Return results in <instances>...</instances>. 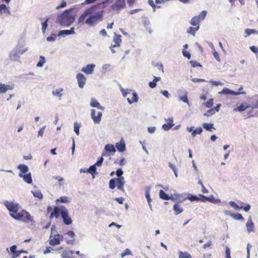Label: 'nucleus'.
Returning <instances> with one entry per match:
<instances>
[{
    "label": "nucleus",
    "mask_w": 258,
    "mask_h": 258,
    "mask_svg": "<svg viewBox=\"0 0 258 258\" xmlns=\"http://www.w3.org/2000/svg\"><path fill=\"white\" fill-rule=\"evenodd\" d=\"M75 21V16L73 12V9L64 10L63 13L57 16L56 22L60 25L68 27L72 25Z\"/></svg>",
    "instance_id": "1"
},
{
    "label": "nucleus",
    "mask_w": 258,
    "mask_h": 258,
    "mask_svg": "<svg viewBox=\"0 0 258 258\" xmlns=\"http://www.w3.org/2000/svg\"><path fill=\"white\" fill-rule=\"evenodd\" d=\"M27 47H24L20 44L17 45L9 53V58L13 61H19L20 56L28 50Z\"/></svg>",
    "instance_id": "2"
},
{
    "label": "nucleus",
    "mask_w": 258,
    "mask_h": 258,
    "mask_svg": "<svg viewBox=\"0 0 258 258\" xmlns=\"http://www.w3.org/2000/svg\"><path fill=\"white\" fill-rule=\"evenodd\" d=\"M103 14L104 11L102 10L90 15L86 19L85 23L90 26L96 25L98 22L102 20Z\"/></svg>",
    "instance_id": "3"
},
{
    "label": "nucleus",
    "mask_w": 258,
    "mask_h": 258,
    "mask_svg": "<svg viewBox=\"0 0 258 258\" xmlns=\"http://www.w3.org/2000/svg\"><path fill=\"white\" fill-rule=\"evenodd\" d=\"M125 183L123 177L120 178H113L111 179L109 181V187L113 189H114L116 185L118 189L124 191L123 185Z\"/></svg>",
    "instance_id": "4"
},
{
    "label": "nucleus",
    "mask_w": 258,
    "mask_h": 258,
    "mask_svg": "<svg viewBox=\"0 0 258 258\" xmlns=\"http://www.w3.org/2000/svg\"><path fill=\"white\" fill-rule=\"evenodd\" d=\"M4 204L10 212V213H17L19 210V205L16 202L11 201H5Z\"/></svg>",
    "instance_id": "5"
},
{
    "label": "nucleus",
    "mask_w": 258,
    "mask_h": 258,
    "mask_svg": "<svg viewBox=\"0 0 258 258\" xmlns=\"http://www.w3.org/2000/svg\"><path fill=\"white\" fill-rule=\"evenodd\" d=\"M61 217L62 218L63 222L65 225H70L72 224L73 221L70 217L69 211L66 208L63 209V210H62Z\"/></svg>",
    "instance_id": "6"
},
{
    "label": "nucleus",
    "mask_w": 258,
    "mask_h": 258,
    "mask_svg": "<svg viewBox=\"0 0 258 258\" xmlns=\"http://www.w3.org/2000/svg\"><path fill=\"white\" fill-rule=\"evenodd\" d=\"M65 208L66 207L63 206L54 207L53 211L50 214V218L52 219L54 217L55 218L57 219L59 215H61L62 211L63 210V209Z\"/></svg>",
    "instance_id": "7"
},
{
    "label": "nucleus",
    "mask_w": 258,
    "mask_h": 258,
    "mask_svg": "<svg viewBox=\"0 0 258 258\" xmlns=\"http://www.w3.org/2000/svg\"><path fill=\"white\" fill-rule=\"evenodd\" d=\"M219 94L222 95H231L234 96H236L240 94H245V92H236L233 90H230L229 88H224L222 91L218 92Z\"/></svg>",
    "instance_id": "8"
},
{
    "label": "nucleus",
    "mask_w": 258,
    "mask_h": 258,
    "mask_svg": "<svg viewBox=\"0 0 258 258\" xmlns=\"http://www.w3.org/2000/svg\"><path fill=\"white\" fill-rule=\"evenodd\" d=\"M125 7V0H116V2L111 6L113 11H119Z\"/></svg>",
    "instance_id": "9"
},
{
    "label": "nucleus",
    "mask_w": 258,
    "mask_h": 258,
    "mask_svg": "<svg viewBox=\"0 0 258 258\" xmlns=\"http://www.w3.org/2000/svg\"><path fill=\"white\" fill-rule=\"evenodd\" d=\"M52 237V235L50 234L49 243L51 245L59 244L60 243V240L63 238L62 236L59 234H54V237L52 238H51Z\"/></svg>",
    "instance_id": "10"
},
{
    "label": "nucleus",
    "mask_w": 258,
    "mask_h": 258,
    "mask_svg": "<svg viewBox=\"0 0 258 258\" xmlns=\"http://www.w3.org/2000/svg\"><path fill=\"white\" fill-rule=\"evenodd\" d=\"M96 110L94 109H92L91 110V116L92 119H93L94 123L98 124L100 123L101 117L102 116V113L101 112H98L97 113V116H96L95 115Z\"/></svg>",
    "instance_id": "11"
},
{
    "label": "nucleus",
    "mask_w": 258,
    "mask_h": 258,
    "mask_svg": "<svg viewBox=\"0 0 258 258\" xmlns=\"http://www.w3.org/2000/svg\"><path fill=\"white\" fill-rule=\"evenodd\" d=\"M76 78L78 81V86L80 88H83L86 82V78L81 73L77 75Z\"/></svg>",
    "instance_id": "12"
},
{
    "label": "nucleus",
    "mask_w": 258,
    "mask_h": 258,
    "mask_svg": "<svg viewBox=\"0 0 258 258\" xmlns=\"http://www.w3.org/2000/svg\"><path fill=\"white\" fill-rule=\"evenodd\" d=\"M200 197L202 198L201 201L203 202H209L212 203H217L220 202V200L215 199L213 195H211L210 197H208L203 195H200Z\"/></svg>",
    "instance_id": "13"
},
{
    "label": "nucleus",
    "mask_w": 258,
    "mask_h": 258,
    "mask_svg": "<svg viewBox=\"0 0 258 258\" xmlns=\"http://www.w3.org/2000/svg\"><path fill=\"white\" fill-rule=\"evenodd\" d=\"M165 120L167 123L162 125V128L165 131H167L174 125V123H173V120L172 117L165 119Z\"/></svg>",
    "instance_id": "14"
},
{
    "label": "nucleus",
    "mask_w": 258,
    "mask_h": 258,
    "mask_svg": "<svg viewBox=\"0 0 258 258\" xmlns=\"http://www.w3.org/2000/svg\"><path fill=\"white\" fill-rule=\"evenodd\" d=\"M93 13H94L93 11L92 10V9H91V7L86 9L84 12L83 13V14L78 19V22L79 23H82L85 18L88 15L92 14Z\"/></svg>",
    "instance_id": "15"
},
{
    "label": "nucleus",
    "mask_w": 258,
    "mask_h": 258,
    "mask_svg": "<svg viewBox=\"0 0 258 258\" xmlns=\"http://www.w3.org/2000/svg\"><path fill=\"white\" fill-rule=\"evenodd\" d=\"M95 65L94 64H88L85 67L82 69L81 71L86 74H92L94 71Z\"/></svg>",
    "instance_id": "16"
},
{
    "label": "nucleus",
    "mask_w": 258,
    "mask_h": 258,
    "mask_svg": "<svg viewBox=\"0 0 258 258\" xmlns=\"http://www.w3.org/2000/svg\"><path fill=\"white\" fill-rule=\"evenodd\" d=\"M19 176L23 178V180L28 184H31L32 182L31 173L29 172L26 174H19Z\"/></svg>",
    "instance_id": "17"
},
{
    "label": "nucleus",
    "mask_w": 258,
    "mask_h": 258,
    "mask_svg": "<svg viewBox=\"0 0 258 258\" xmlns=\"http://www.w3.org/2000/svg\"><path fill=\"white\" fill-rule=\"evenodd\" d=\"M14 89L13 86L6 85L5 84H0V94L6 93L9 90H13Z\"/></svg>",
    "instance_id": "18"
},
{
    "label": "nucleus",
    "mask_w": 258,
    "mask_h": 258,
    "mask_svg": "<svg viewBox=\"0 0 258 258\" xmlns=\"http://www.w3.org/2000/svg\"><path fill=\"white\" fill-rule=\"evenodd\" d=\"M115 147L120 152H123L125 150V144L122 139L115 144Z\"/></svg>",
    "instance_id": "19"
},
{
    "label": "nucleus",
    "mask_w": 258,
    "mask_h": 258,
    "mask_svg": "<svg viewBox=\"0 0 258 258\" xmlns=\"http://www.w3.org/2000/svg\"><path fill=\"white\" fill-rule=\"evenodd\" d=\"M108 3L106 2V1H104L102 3H99L97 5L92 6L91 7V9H92L94 12H95L96 10L99 9V8H105L107 5Z\"/></svg>",
    "instance_id": "20"
},
{
    "label": "nucleus",
    "mask_w": 258,
    "mask_h": 258,
    "mask_svg": "<svg viewBox=\"0 0 258 258\" xmlns=\"http://www.w3.org/2000/svg\"><path fill=\"white\" fill-rule=\"evenodd\" d=\"M90 106L92 107L97 108L101 110H103L105 109L104 107L101 106L100 103L94 98H91V99Z\"/></svg>",
    "instance_id": "21"
},
{
    "label": "nucleus",
    "mask_w": 258,
    "mask_h": 258,
    "mask_svg": "<svg viewBox=\"0 0 258 258\" xmlns=\"http://www.w3.org/2000/svg\"><path fill=\"white\" fill-rule=\"evenodd\" d=\"M159 197L161 199L164 200H169L170 199L172 200L173 201H175L176 200V199L168 196L162 189H161L159 191Z\"/></svg>",
    "instance_id": "22"
},
{
    "label": "nucleus",
    "mask_w": 258,
    "mask_h": 258,
    "mask_svg": "<svg viewBox=\"0 0 258 258\" xmlns=\"http://www.w3.org/2000/svg\"><path fill=\"white\" fill-rule=\"evenodd\" d=\"M18 169L20 170V173L19 174H26L29 173V168L25 164H21L18 166Z\"/></svg>",
    "instance_id": "23"
},
{
    "label": "nucleus",
    "mask_w": 258,
    "mask_h": 258,
    "mask_svg": "<svg viewBox=\"0 0 258 258\" xmlns=\"http://www.w3.org/2000/svg\"><path fill=\"white\" fill-rule=\"evenodd\" d=\"M10 215L11 217L17 220H21L22 218L24 217L23 210L18 213H10Z\"/></svg>",
    "instance_id": "24"
},
{
    "label": "nucleus",
    "mask_w": 258,
    "mask_h": 258,
    "mask_svg": "<svg viewBox=\"0 0 258 258\" xmlns=\"http://www.w3.org/2000/svg\"><path fill=\"white\" fill-rule=\"evenodd\" d=\"M96 167L97 166L94 164L90 166L89 168L87 169V173L91 174L93 178L95 177L94 175L98 174Z\"/></svg>",
    "instance_id": "25"
},
{
    "label": "nucleus",
    "mask_w": 258,
    "mask_h": 258,
    "mask_svg": "<svg viewBox=\"0 0 258 258\" xmlns=\"http://www.w3.org/2000/svg\"><path fill=\"white\" fill-rule=\"evenodd\" d=\"M246 226L247 228V230L248 233L254 231V229H253L254 224H253V223L252 222V220L250 217L248 220V221L246 224Z\"/></svg>",
    "instance_id": "26"
},
{
    "label": "nucleus",
    "mask_w": 258,
    "mask_h": 258,
    "mask_svg": "<svg viewBox=\"0 0 258 258\" xmlns=\"http://www.w3.org/2000/svg\"><path fill=\"white\" fill-rule=\"evenodd\" d=\"M121 36L120 35H118L114 33V37L113 38L114 44H113V46L119 47L120 46V43L121 41Z\"/></svg>",
    "instance_id": "27"
},
{
    "label": "nucleus",
    "mask_w": 258,
    "mask_h": 258,
    "mask_svg": "<svg viewBox=\"0 0 258 258\" xmlns=\"http://www.w3.org/2000/svg\"><path fill=\"white\" fill-rule=\"evenodd\" d=\"M173 210L174 211L175 215H177L183 212V209L180 207L178 203L175 204L173 207Z\"/></svg>",
    "instance_id": "28"
},
{
    "label": "nucleus",
    "mask_w": 258,
    "mask_h": 258,
    "mask_svg": "<svg viewBox=\"0 0 258 258\" xmlns=\"http://www.w3.org/2000/svg\"><path fill=\"white\" fill-rule=\"evenodd\" d=\"M132 100H131L129 98H127V101L130 104H131L133 102H137L138 101V96L137 93L135 91H132Z\"/></svg>",
    "instance_id": "29"
},
{
    "label": "nucleus",
    "mask_w": 258,
    "mask_h": 258,
    "mask_svg": "<svg viewBox=\"0 0 258 258\" xmlns=\"http://www.w3.org/2000/svg\"><path fill=\"white\" fill-rule=\"evenodd\" d=\"M203 127L206 130L211 132L212 130H215V128L214 126V124L213 123H204L203 124Z\"/></svg>",
    "instance_id": "30"
},
{
    "label": "nucleus",
    "mask_w": 258,
    "mask_h": 258,
    "mask_svg": "<svg viewBox=\"0 0 258 258\" xmlns=\"http://www.w3.org/2000/svg\"><path fill=\"white\" fill-rule=\"evenodd\" d=\"M104 149L107 152H115L116 149L112 144H108L105 146Z\"/></svg>",
    "instance_id": "31"
},
{
    "label": "nucleus",
    "mask_w": 258,
    "mask_h": 258,
    "mask_svg": "<svg viewBox=\"0 0 258 258\" xmlns=\"http://www.w3.org/2000/svg\"><path fill=\"white\" fill-rule=\"evenodd\" d=\"M151 189V186H147L145 187V190H146L145 197H146V198L147 199L148 203L152 202V199H151L150 195V191Z\"/></svg>",
    "instance_id": "32"
},
{
    "label": "nucleus",
    "mask_w": 258,
    "mask_h": 258,
    "mask_svg": "<svg viewBox=\"0 0 258 258\" xmlns=\"http://www.w3.org/2000/svg\"><path fill=\"white\" fill-rule=\"evenodd\" d=\"M250 107L246 103L241 104L237 108H234V111H238L240 112L245 110L247 108Z\"/></svg>",
    "instance_id": "33"
},
{
    "label": "nucleus",
    "mask_w": 258,
    "mask_h": 258,
    "mask_svg": "<svg viewBox=\"0 0 258 258\" xmlns=\"http://www.w3.org/2000/svg\"><path fill=\"white\" fill-rule=\"evenodd\" d=\"M231 217L236 220H239L242 222H243L244 221V219L242 216V215L240 213H236L233 214V215H231Z\"/></svg>",
    "instance_id": "34"
},
{
    "label": "nucleus",
    "mask_w": 258,
    "mask_h": 258,
    "mask_svg": "<svg viewBox=\"0 0 258 258\" xmlns=\"http://www.w3.org/2000/svg\"><path fill=\"white\" fill-rule=\"evenodd\" d=\"M202 132H203V128L202 127H197L195 130H194V131L191 133V136L192 137H195L197 135L201 134L202 133Z\"/></svg>",
    "instance_id": "35"
},
{
    "label": "nucleus",
    "mask_w": 258,
    "mask_h": 258,
    "mask_svg": "<svg viewBox=\"0 0 258 258\" xmlns=\"http://www.w3.org/2000/svg\"><path fill=\"white\" fill-rule=\"evenodd\" d=\"M63 91V89H60V90L56 89L55 90H53L52 92V94L53 96H56L58 97L59 98V99H61V97L62 96V94L60 93V92Z\"/></svg>",
    "instance_id": "36"
},
{
    "label": "nucleus",
    "mask_w": 258,
    "mask_h": 258,
    "mask_svg": "<svg viewBox=\"0 0 258 258\" xmlns=\"http://www.w3.org/2000/svg\"><path fill=\"white\" fill-rule=\"evenodd\" d=\"M184 95L183 96H179V99L180 101H181L185 103H186L187 105H189V102L187 98V92H185Z\"/></svg>",
    "instance_id": "37"
},
{
    "label": "nucleus",
    "mask_w": 258,
    "mask_h": 258,
    "mask_svg": "<svg viewBox=\"0 0 258 258\" xmlns=\"http://www.w3.org/2000/svg\"><path fill=\"white\" fill-rule=\"evenodd\" d=\"M32 193L35 198L42 200L43 198V196L40 190L32 191Z\"/></svg>",
    "instance_id": "38"
},
{
    "label": "nucleus",
    "mask_w": 258,
    "mask_h": 258,
    "mask_svg": "<svg viewBox=\"0 0 258 258\" xmlns=\"http://www.w3.org/2000/svg\"><path fill=\"white\" fill-rule=\"evenodd\" d=\"M244 31L246 34L245 37H247L252 34H256L258 35V31H256L255 29H250L247 28L245 29Z\"/></svg>",
    "instance_id": "39"
},
{
    "label": "nucleus",
    "mask_w": 258,
    "mask_h": 258,
    "mask_svg": "<svg viewBox=\"0 0 258 258\" xmlns=\"http://www.w3.org/2000/svg\"><path fill=\"white\" fill-rule=\"evenodd\" d=\"M200 20L199 18L195 16L193 17L190 21V24L192 26H197L199 24Z\"/></svg>",
    "instance_id": "40"
},
{
    "label": "nucleus",
    "mask_w": 258,
    "mask_h": 258,
    "mask_svg": "<svg viewBox=\"0 0 258 258\" xmlns=\"http://www.w3.org/2000/svg\"><path fill=\"white\" fill-rule=\"evenodd\" d=\"M179 258H191V255L187 252L179 251Z\"/></svg>",
    "instance_id": "41"
},
{
    "label": "nucleus",
    "mask_w": 258,
    "mask_h": 258,
    "mask_svg": "<svg viewBox=\"0 0 258 258\" xmlns=\"http://www.w3.org/2000/svg\"><path fill=\"white\" fill-rule=\"evenodd\" d=\"M55 202L56 204H58L59 203H66L68 202V198L67 197L62 196L57 199Z\"/></svg>",
    "instance_id": "42"
},
{
    "label": "nucleus",
    "mask_w": 258,
    "mask_h": 258,
    "mask_svg": "<svg viewBox=\"0 0 258 258\" xmlns=\"http://www.w3.org/2000/svg\"><path fill=\"white\" fill-rule=\"evenodd\" d=\"M45 62V58L43 56H40V60L36 64L37 67H42Z\"/></svg>",
    "instance_id": "43"
},
{
    "label": "nucleus",
    "mask_w": 258,
    "mask_h": 258,
    "mask_svg": "<svg viewBox=\"0 0 258 258\" xmlns=\"http://www.w3.org/2000/svg\"><path fill=\"white\" fill-rule=\"evenodd\" d=\"M103 156H105V153H102V156L98 158L97 161L96 162L95 165L97 167H100L102 165V163L104 161Z\"/></svg>",
    "instance_id": "44"
},
{
    "label": "nucleus",
    "mask_w": 258,
    "mask_h": 258,
    "mask_svg": "<svg viewBox=\"0 0 258 258\" xmlns=\"http://www.w3.org/2000/svg\"><path fill=\"white\" fill-rule=\"evenodd\" d=\"M49 18H47L46 20L42 23V32L43 34L45 33V30L48 27V22Z\"/></svg>",
    "instance_id": "45"
},
{
    "label": "nucleus",
    "mask_w": 258,
    "mask_h": 258,
    "mask_svg": "<svg viewBox=\"0 0 258 258\" xmlns=\"http://www.w3.org/2000/svg\"><path fill=\"white\" fill-rule=\"evenodd\" d=\"M69 31H68V30H60L58 32V33L57 34V36L58 37L62 36L65 37L67 35H69Z\"/></svg>",
    "instance_id": "46"
},
{
    "label": "nucleus",
    "mask_w": 258,
    "mask_h": 258,
    "mask_svg": "<svg viewBox=\"0 0 258 258\" xmlns=\"http://www.w3.org/2000/svg\"><path fill=\"white\" fill-rule=\"evenodd\" d=\"M81 126V124L78 123L77 122H75L74 123V132L76 133V134L78 136L79 135L80 132L79 130Z\"/></svg>",
    "instance_id": "47"
},
{
    "label": "nucleus",
    "mask_w": 258,
    "mask_h": 258,
    "mask_svg": "<svg viewBox=\"0 0 258 258\" xmlns=\"http://www.w3.org/2000/svg\"><path fill=\"white\" fill-rule=\"evenodd\" d=\"M229 205L233 208L235 210L239 211L242 209V207H239L234 202L230 201L229 202Z\"/></svg>",
    "instance_id": "48"
},
{
    "label": "nucleus",
    "mask_w": 258,
    "mask_h": 258,
    "mask_svg": "<svg viewBox=\"0 0 258 258\" xmlns=\"http://www.w3.org/2000/svg\"><path fill=\"white\" fill-rule=\"evenodd\" d=\"M213 98H211L204 103V105L208 108H211L213 105Z\"/></svg>",
    "instance_id": "49"
},
{
    "label": "nucleus",
    "mask_w": 258,
    "mask_h": 258,
    "mask_svg": "<svg viewBox=\"0 0 258 258\" xmlns=\"http://www.w3.org/2000/svg\"><path fill=\"white\" fill-rule=\"evenodd\" d=\"M56 38V35L54 33H52L50 36L46 38V40L49 42H53L55 40Z\"/></svg>",
    "instance_id": "50"
},
{
    "label": "nucleus",
    "mask_w": 258,
    "mask_h": 258,
    "mask_svg": "<svg viewBox=\"0 0 258 258\" xmlns=\"http://www.w3.org/2000/svg\"><path fill=\"white\" fill-rule=\"evenodd\" d=\"M215 113V111L213 109V108H211L209 110H208L206 112H205L204 114V116H211L212 115L214 114Z\"/></svg>",
    "instance_id": "51"
},
{
    "label": "nucleus",
    "mask_w": 258,
    "mask_h": 258,
    "mask_svg": "<svg viewBox=\"0 0 258 258\" xmlns=\"http://www.w3.org/2000/svg\"><path fill=\"white\" fill-rule=\"evenodd\" d=\"M131 254V251L128 248H126L123 252L121 253V257H123L126 255Z\"/></svg>",
    "instance_id": "52"
},
{
    "label": "nucleus",
    "mask_w": 258,
    "mask_h": 258,
    "mask_svg": "<svg viewBox=\"0 0 258 258\" xmlns=\"http://www.w3.org/2000/svg\"><path fill=\"white\" fill-rule=\"evenodd\" d=\"M123 174V170L121 168H118L116 171V175L117 176V178H120L121 177H123L122 175Z\"/></svg>",
    "instance_id": "53"
},
{
    "label": "nucleus",
    "mask_w": 258,
    "mask_h": 258,
    "mask_svg": "<svg viewBox=\"0 0 258 258\" xmlns=\"http://www.w3.org/2000/svg\"><path fill=\"white\" fill-rule=\"evenodd\" d=\"M207 13V12L206 11H203L201 12L199 16L197 17H199V19L201 18L202 20H204L206 16Z\"/></svg>",
    "instance_id": "54"
},
{
    "label": "nucleus",
    "mask_w": 258,
    "mask_h": 258,
    "mask_svg": "<svg viewBox=\"0 0 258 258\" xmlns=\"http://www.w3.org/2000/svg\"><path fill=\"white\" fill-rule=\"evenodd\" d=\"M22 253H27V251H26V250H18L16 252L15 255L13 256L12 258H17V257H18Z\"/></svg>",
    "instance_id": "55"
},
{
    "label": "nucleus",
    "mask_w": 258,
    "mask_h": 258,
    "mask_svg": "<svg viewBox=\"0 0 258 258\" xmlns=\"http://www.w3.org/2000/svg\"><path fill=\"white\" fill-rule=\"evenodd\" d=\"M190 64L192 67H201V64L197 61L190 60L189 62Z\"/></svg>",
    "instance_id": "56"
},
{
    "label": "nucleus",
    "mask_w": 258,
    "mask_h": 258,
    "mask_svg": "<svg viewBox=\"0 0 258 258\" xmlns=\"http://www.w3.org/2000/svg\"><path fill=\"white\" fill-rule=\"evenodd\" d=\"M160 93L164 96H165L166 98H169L170 97H171V95H170V94L168 93V91L167 90H161L160 91Z\"/></svg>",
    "instance_id": "57"
},
{
    "label": "nucleus",
    "mask_w": 258,
    "mask_h": 258,
    "mask_svg": "<svg viewBox=\"0 0 258 258\" xmlns=\"http://www.w3.org/2000/svg\"><path fill=\"white\" fill-rule=\"evenodd\" d=\"M188 199L190 201H201V199L199 198L195 195H191L188 198Z\"/></svg>",
    "instance_id": "58"
},
{
    "label": "nucleus",
    "mask_w": 258,
    "mask_h": 258,
    "mask_svg": "<svg viewBox=\"0 0 258 258\" xmlns=\"http://www.w3.org/2000/svg\"><path fill=\"white\" fill-rule=\"evenodd\" d=\"M182 52L183 55L185 57H186V58H187L188 59H189V58H190V57H191V54H190V53L189 52H188V51H186V50H184V49H183V50H182Z\"/></svg>",
    "instance_id": "59"
},
{
    "label": "nucleus",
    "mask_w": 258,
    "mask_h": 258,
    "mask_svg": "<svg viewBox=\"0 0 258 258\" xmlns=\"http://www.w3.org/2000/svg\"><path fill=\"white\" fill-rule=\"evenodd\" d=\"M23 213H24V216L26 217V219L27 220H29V221H31L32 220L31 216L30 214L28 212H27L25 210H23Z\"/></svg>",
    "instance_id": "60"
},
{
    "label": "nucleus",
    "mask_w": 258,
    "mask_h": 258,
    "mask_svg": "<svg viewBox=\"0 0 258 258\" xmlns=\"http://www.w3.org/2000/svg\"><path fill=\"white\" fill-rule=\"evenodd\" d=\"M46 126H43L40 128L38 132V137H42Z\"/></svg>",
    "instance_id": "61"
},
{
    "label": "nucleus",
    "mask_w": 258,
    "mask_h": 258,
    "mask_svg": "<svg viewBox=\"0 0 258 258\" xmlns=\"http://www.w3.org/2000/svg\"><path fill=\"white\" fill-rule=\"evenodd\" d=\"M209 83L212 84V85H215V86H218V85L222 86V85H223V83H221L220 81L210 80L209 81Z\"/></svg>",
    "instance_id": "62"
},
{
    "label": "nucleus",
    "mask_w": 258,
    "mask_h": 258,
    "mask_svg": "<svg viewBox=\"0 0 258 258\" xmlns=\"http://www.w3.org/2000/svg\"><path fill=\"white\" fill-rule=\"evenodd\" d=\"M16 248V245H13L12 246L10 247V250L13 254V255H15L16 252H17Z\"/></svg>",
    "instance_id": "63"
},
{
    "label": "nucleus",
    "mask_w": 258,
    "mask_h": 258,
    "mask_svg": "<svg viewBox=\"0 0 258 258\" xmlns=\"http://www.w3.org/2000/svg\"><path fill=\"white\" fill-rule=\"evenodd\" d=\"M62 258H72L70 257V256L69 255L68 253L67 252V250H64L62 252L61 255Z\"/></svg>",
    "instance_id": "64"
}]
</instances>
